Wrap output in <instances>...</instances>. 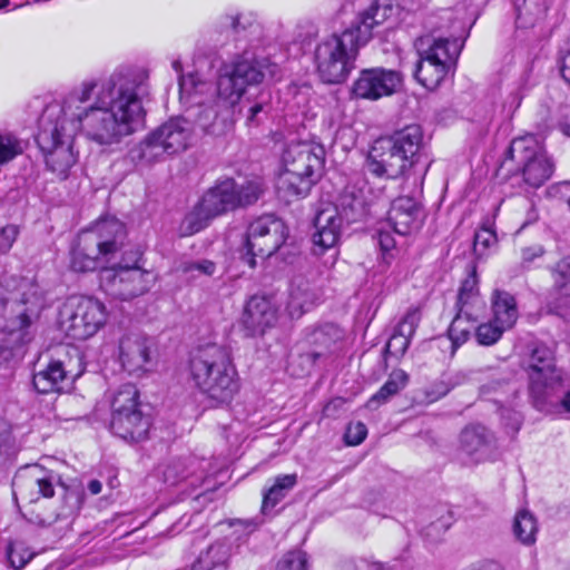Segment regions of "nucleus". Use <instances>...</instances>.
Here are the masks:
<instances>
[{
  "mask_svg": "<svg viewBox=\"0 0 570 570\" xmlns=\"http://www.w3.org/2000/svg\"><path fill=\"white\" fill-rule=\"evenodd\" d=\"M264 193L261 179L247 180L240 187L235 185L236 208L249 206L256 203Z\"/></svg>",
  "mask_w": 570,
  "mask_h": 570,
  "instance_id": "47",
  "label": "nucleus"
},
{
  "mask_svg": "<svg viewBox=\"0 0 570 570\" xmlns=\"http://www.w3.org/2000/svg\"><path fill=\"white\" fill-rule=\"evenodd\" d=\"M35 553L23 542H12L7 550L8 561L16 569H22L32 558Z\"/></svg>",
  "mask_w": 570,
  "mask_h": 570,
  "instance_id": "52",
  "label": "nucleus"
},
{
  "mask_svg": "<svg viewBox=\"0 0 570 570\" xmlns=\"http://www.w3.org/2000/svg\"><path fill=\"white\" fill-rule=\"evenodd\" d=\"M73 377L69 375L63 362L51 360L48 364L36 371L32 383L36 391L40 394L61 393L66 391Z\"/></svg>",
  "mask_w": 570,
  "mask_h": 570,
  "instance_id": "26",
  "label": "nucleus"
},
{
  "mask_svg": "<svg viewBox=\"0 0 570 570\" xmlns=\"http://www.w3.org/2000/svg\"><path fill=\"white\" fill-rule=\"evenodd\" d=\"M271 65L266 60L242 57L232 63H225L218 71L216 98L209 102L199 99L210 85L200 81L196 75L179 77L181 95L197 106L196 124L206 134L222 136L233 126L234 107L239 102L248 86L263 81Z\"/></svg>",
  "mask_w": 570,
  "mask_h": 570,
  "instance_id": "2",
  "label": "nucleus"
},
{
  "mask_svg": "<svg viewBox=\"0 0 570 570\" xmlns=\"http://www.w3.org/2000/svg\"><path fill=\"white\" fill-rule=\"evenodd\" d=\"M409 375L403 370H394L381 389L371 396L366 403L368 410H376L394 395L399 394L407 384Z\"/></svg>",
  "mask_w": 570,
  "mask_h": 570,
  "instance_id": "40",
  "label": "nucleus"
},
{
  "mask_svg": "<svg viewBox=\"0 0 570 570\" xmlns=\"http://www.w3.org/2000/svg\"><path fill=\"white\" fill-rule=\"evenodd\" d=\"M551 277L554 289L570 296V257L560 259L551 268Z\"/></svg>",
  "mask_w": 570,
  "mask_h": 570,
  "instance_id": "50",
  "label": "nucleus"
},
{
  "mask_svg": "<svg viewBox=\"0 0 570 570\" xmlns=\"http://www.w3.org/2000/svg\"><path fill=\"white\" fill-rule=\"evenodd\" d=\"M377 244L383 254H389L395 247V239L390 232L379 230Z\"/></svg>",
  "mask_w": 570,
  "mask_h": 570,
  "instance_id": "61",
  "label": "nucleus"
},
{
  "mask_svg": "<svg viewBox=\"0 0 570 570\" xmlns=\"http://www.w3.org/2000/svg\"><path fill=\"white\" fill-rule=\"evenodd\" d=\"M297 474H283L275 478L274 484L264 493L262 511L274 509V507L281 502L287 493L296 485Z\"/></svg>",
  "mask_w": 570,
  "mask_h": 570,
  "instance_id": "43",
  "label": "nucleus"
},
{
  "mask_svg": "<svg viewBox=\"0 0 570 570\" xmlns=\"http://www.w3.org/2000/svg\"><path fill=\"white\" fill-rule=\"evenodd\" d=\"M507 330L494 323L490 322L475 326V338L480 345L490 346L495 344Z\"/></svg>",
  "mask_w": 570,
  "mask_h": 570,
  "instance_id": "51",
  "label": "nucleus"
},
{
  "mask_svg": "<svg viewBox=\"0 0 570 570\" xmlns=\"http://www.w3.org/2000/svg\"><path fill=\"white\" fill-rule=\"evenodd\" d=\"M85 501V490L81 485L63 487L61 504L53 521L72 520L80 511Z\"/></svg>",
  "mask_w": 570,
  "mask_h": 570,
  "instance_id": "42",
  "label": "nucleus"
},
{
  "mask_svg": "<svg viewBox=\"0 0 570 570\" xmlns=\"http://www.w3.org/2000/svg\"><path fill=\"white\" fill-rule=\"evenodd\" d=\"M65 121L58 117L46 119V110L40 119V130L37 136L39 147L46 154V165L59 179H66L69 170L77 161L73 151L75 137L67 138L62 127Z\"/></svg>",
  "mask_w": 570,
  "mask_h": 570,
  "instance_id": "7",
  "label": "nucleus"
},
{
  "mask_svg": "<svg viewBox=\"0 0 570 570\" xmlns=\"http://www.w3.org/2000/svg\"><path fill=\"white\" fill-rule=\"evenodd\" d=\"M276 323V309L264 296H252L244 309L242 324L247 336L263 335Z\"/></svg>",
  "mask_w": 570,
  "mask_h": 570,
  "instance_id": "23",
  "label": "nucleus"
},
{
  "mask_svg": "<svg viewBox=\"0 0 570 570\" xmlns=\"http://www.w3.org/2000/svg\"><path fill=\"white\" fill-rule=\"evenodd\" d=\"M24 150L23 141L14 134L0 132V167L13 160Z\"/></svg>",
  "mask_w": 570,
  "mask_h": 570,
  "instance_id": "48",
  "label": "nucleus"
},
{
  "mask_svg": "<svg viewBox=\"0 0 570 570\" xmlns=\"http://www.w3.org/2000/svg\"><path fill=\"white\" fill-rule=\"evenodd\" d=\"M422 205L409 196L397 197L389 210V223L400 235H411L421 229L425 220Z\"/></svg>",
  "mask_w": 570,
  "mask_h": 570,
  "instance_id": "20",
  "label": "nucleus"
},
{
  "mask_svg": "<svg viewBox=\"0 0 570 570\" xmlns=\"http://www.w3.org/2000/svg\"><path fill=\"white\" fill-rule=\"evenodd\" d=\"M538 523L535 517L528 510L519 511L513 521V534L519 542L531 546L535 542Z\"/></svg>",
  "mask_w": 570,
  "mask_h": 570,
  "instance_id": "45",
  "label": "nucleus"
},
{
  "mask_svg": "<svg viewBox=\"0 0 570 570\" xmlns=\"http://www.w3.org/2000/svg\"><path fill=\"white\" fill-rule=\"evenodd\" d=\"M345 404V400L342 397H336L331 400L323 409V413L325 416H333L340 411Z\"/></svg>",
  "mask_w": 570,
  "mask_h": 570,
  "instance_id": "62",
  "label": "nucleus"
},
{
  "mask_svg": "<svg viewBox=\"0 0 570 570\" xmlns=\"http://www.w3.org/2000/svg\"><path fill=\"white\" fill-rule=\"evenodd\" d=\"M402 85L399 71L385 68L364 69L352 86V96L371 101L392 96Z\"/></svg>",
  "mask_w": 570,
  "mask_h": 570,
  "instance_id": "13",
  "label": "nucleus"
},
{
  "mask_svg": "<svg viewBox=\"0 0 570 570\" xmlns=\"http://www.w3.org/2000/svg\"><path fill=\"white\" fill-rule=\"evenodd\" d=\"M145 71L115 72L109 78L81 83L61 105L46 108V119L60 117L67 138L81 131L101 146L119 142L142 124L141 98L148 94Z\"/></svg>",
  "mask_w": 570,
  "mask_h": 570,
  "instance_id": "1",
  "label": "nucleus"
},
{
  "mask_svg": "<svg viewBox=\"0 0 570 570\" xmlns=\"http://www.w3.org/2000/svg\"><path fill=\"white\" fill-rule=\"evenodd\" d=\"M105 279L109 281L112 295L128 301L148 292L155 282V276L136 263L132 266L119 265L117 268L105 269L102 281Z\"/></svg>",
  "mask_w": 570,
  "mask_h": 570,
  "instance_id": "12",
  "label": "nucleus"
},
{
  "mask_svg": "<svg viewBox=\"0 0 570 570\" xmlns=\"http://www.w3.org/2000/svg\"><path fill=\"white\" fill-rule=\"evenodd\" d=\"M473 313L474 311H461L458 308V313L448 330V335L454 350L464 344L469 340L471 332L475 331L476 316Z\"/></svg>",
  "mask_w": 570,
  "mask_h": 570,
  "instance_id": "41",
  "label": "nucleus"
},
{
  "mask_svg": "<svg viewBox=\"0 0 570 570\" xmlns=\"http://www.w3.org/2000/svg\"><path fill=\"white\" fill-rule=\"evenodd\" d=\"M164 481L168 484H176L180 480L186 479L189 473L187 471V462L183 459H175L168 462L161 470Z\"/></svg>",
  "mask_w": 570,
  "mask_h": 570,
  "instance_id": "53",
  "label": "nucleus"
},
{
  "mask_svg": "<svg viewBox=\"0 0 570 570\" xmlns=\"http://www.w3.org/2000/svg\"><path fill=\"white\" fill-rule=\"evenodd\" d=\"M316 181L314 178H309L299 171H295L292 168L284 167L276 181V189L279 197L286 202H291L294 198H301L308 195L312 186Z\"/></svg>",
  "mask_w": 570,
  "mask_h": 570,
  "instance_id": "31",
  "label": "nucleus"
},
{
  "mask_svg": "<svg viewBox=\"0 0 570 570\" xmlns=\"http://www.w3.org/2000/svg\"><path fill=\"white\" fill-rule=\"evenodd\" d=\"M420 321V308L411 307L400 321L392 336L387 341L385 345V353L394 357L403 356L411 343V338L414 335Z\"/></svg>",
  "mask_w": 570,
  "mask_h": 570,
  "instance_id": "28",
  "label": "nucleus"
},
{
  "mask_svg": "<svg viewBox=\"0 0 570 570\" xmlns=\"http://www.w3.org/2000/svg\"><path fill=\"white\" fill-rule=\"evenodd\" d=\"M342 337V331L338 326L332 323H326L322 326L314 328L307 336V341L315 348L311 352L305 353L302 357H305L312 364L323 356L332 345Z\"/></svg>",
  "mask_w": 570,
  "mask_h": 570,
  "instance_id": "34",
  "label": "nucleus"
},
{
  "mask_svg": "<svg viewBox=\"0 0 570 570\" xmlns=\"http://www.w3.org/2000/svg\"><path fill=\"white\" fill-rule=\"evenodd\" d=\"M570 307V296H566L563 292L552 288L547 297V308L549 313L564 316Z\"/></svg>",
  "mask_w": 570,
  "mask_h": 570,
  "instance_id": "55",
  "label": "nucleus"
},
{
  "mask_svg": "<svg viewBox=\"0 0 570 570\" xmlns=\"http://www.w3.org/2000/svg\"><path fill=\"white\" fill-rule=\"evenodd\" d=\"M189 375L195 387L216 404L229 403L239 390L232 356L217 344L200 346L191 354Z\"/></svg>",
  "mask_w": 570,
  "mask_h": 570,
  "instance_id": "3",
  "label": "nucleus"
},
{
  "mask_svg": "<svg viewBox=\"0 0 570 570\" xmlns=\"http://www.w3.org/2000/svg\"><path fill=\"white\" fill-rule=\"evenodd\" d=\"M387 139L396 149V153H400L407 163H411L414 174L423 179L432 159L428 154L422 128L419 125H410L396 130Z\"/></svg>",
  "mask_w": 570,
  "mask_h": 570,
  "instance_id": "14",
  "label": "nucleus"
},
{
  "mask_svg": "<svg viewBox=\"0 0 570 570\" xmlns=\"http://www.w3.org/2000/svg\"><path fill=\"white\" fill-rule=\"evenodd\" d=\"M507 155L510 159L521 165L523 180L531 187H540L553 174V161L548 157L544 147L533 135L513 139Z\"/></svg>",
  "mask_w": 570,
  "mask_h": 570,
  "instance_id": "8",
  "label": "nucleus"
},
{
  "mask_svg": "<svg viewBox=\"0 0 570 570\" xmlns=\"http://www.w3.org/2000/svg\"><path fill=\"white\" fill-rule=\"evenodd\" d=\"M140 410L139 392L134 384L127 383L115 392L111 400V414L128 413Z\"/></svg>",
  "mask_w": 570,
  "mask_h": 570,
  "instance_id": "44",
  "label": "nucleus"
},
{
  "mask_svg": "<svg viewBox=\"0 0 570 570\" xmlns=\"http://www.w3.org/2000/svg\"><path fill=\"white\" fill-rule=\"evenodd\" d=\"M479 279L476 275V267L472 265L470 267L468 277L462 282L456 301V308L464 311H479L484 307L479 292Z\"/></svg>",
  "mask_w": 570,
  "mask_h": 570,
  "instance_id": "37",
  "label": "nucleus"
},
{
  "mask_svg": "<svg viewBox=\"0 0 570 570\" xmlns=\"http://www.w3.org/2000/svg\"><path fill=\"white\" fill-rule=\"evenodd\" d=\"M514 8L518 27L530 28L546 18L549 0H514Z\"/></svg>",
  "mask_w": 570,
  "mask_h": 570,
  "instance_id": "38",
  "label": "nucleus"
},
{
  "mask_svg": "<svg viewBox=\"0 0 570 570\" xmlns=\"http://www.w3.org/2000/svg\"><path fill=\"white\" fill-rule=\"evenodd\" d=\"M372 567H373V570H409V569H406V568L404 567V564H403V563H401V562H399V561H396V562H394L393 564L387 566V567H385V566H384L383 563H381V562H375V563H373V564H372Z\"/></svg>",
  "mask_w": 570,
  "mask_h": 570,
  "instance_id": "64",
  "label": "nucleus"
},
{
  "mask_svg": "<svg viewBox=\"0 0 570 570\" xmlns=\"http://www.w3.org/2000/svg\"><path fill=\"white\" fill-rule=\"evenodd\" d=\"M558 62L562 78L570 83V37L559 49Z\"/></svg>",
  "mask_w": 570,
  "mask_h": 570,
  "instance_id": "59",
  "label": "nucleus"
},
{
  "mask_svg": "<svg viewBox=\"0 0 570 570\" xmlns=\"http://www.w3.org/2000/svg\"><path fill=\"white\" fill-rule=\"evenodd\" d=\"M70 314L65 322L69 337L83 341L92 337L107 322V309L102 302L81 296L69 302Z\"/></svg>",
  "mask_w": 570,
  "mask_h": 570,
  "instance_id": "10",
  "label": "nucleus"
},
{
  "mask_svg": "<svg viewBox=\"0 0 570 570\" xmlns=\"http://www.w3.org/2000/svg\"><path fill=\"white\" fill-rule=\"evenodd\" d=\"M229 558L230 546L216 542L198 557L193 570H227Z\"/></svg>",
  "mask_w": 570,
  "mask_h": 570,
  "instance_id": "39",
  "label": "nucleus"
},
{
  "mask_svg": "<svg viewBox=\"0 0 570 570\" xmlns=\"http://www.w3.org/2000/svg\"><path fill=\"white\" fill-rule=\"evenodd\" d=\"M288 237L285 223L273 214L254 219L247 228L246 254L243 259L249 267H255V257L267 258L276 253Z\"/></svg>",
  "mask_w": 570,
  "mask_h": 570,
  "instance_id": "9",
  "label": "nucleus"
},
{
  "mask_svg": "<svg viewBox=\"0 0 570 570\" xmlns=\"http://www.w3.org/2000/svg\"><path fill=\"white\" fill-rule=\"evenodd\" d=\"M86 243L90 249L98 248L110 262L122 246L126 235L125 226L115 218L98 222L94 228L83 233Z\"/></svg>",
  "mask_w": 570,
  "mask_h": 570,
  "instance_id": "19",
  "label": "nucleus"
},
{
  "mask_svg": "<svg viewBox=\"0 0 570 570\" xmlns=\"http://www.w3.org/2000/svg\"><path fill=\"white\" fill-rule=\"evenodd\" d=\"M350 28L322 39L314 49V65L325 83H342L355 68V60L364 43Z\"/></svg>",
  "mask_w": 570,
  "mask_h": 570,
  "instance_id": "5",
  "label": "nucleus"
},
{
  "mask_svg": "<svg viewBox=\"0 0 570 570\" xmlns=\"http://www.w3.org/2000/svg\"><path fill=\"white\" fill-rule=\"evenodd\" d=\"M207 215L217 217L236 208L235 180L219 179L210 187L199 202Z\"/></svg>",
  "mask_w": 570,
  "mask_h": 570,
  "instance_id": "25",
  "label": "nucleus"
},
{
  "mask_svg": "<svg viewBox=\"0 0 570 570\" xmlns=\"http://www.w3.org/2000/svg\"><path fill=\"white\" fill-rule=\"evenodd\" d=\"M428 48L421 49L420 55L434 59L436 62L444 65L454 70L456 61L461 53L463 45L458 39L438 38L426 39Z\"/></svg>",
  "mask_w": 570,
  "mask_h": 570,
  "instance_id": "32",
  "label": "nucleus"
},
{
  "mask_svg": "<svg viewBox=\"0 0 570 570\" xmlns=\"http://www.w3.org/2000/svg\"><path fill=\"white\" fill-rule=\"evenodd\" d=\"M179 271H181L184 274L194 275L197 273L198 275L212 276L216 271V265L214 262L208 259L186 262L179 266Z\"/></svg>",
  "mask_w": 570,
  "mask_h": 570,
  "instance_id": "56",
  "label": "nucleus"
},
{
  "mask_svg": "<svg viewBox=\"0 0 570 570\" xmlns=\"http://www.w3.org/2000/svg\"><path fill=\"white\" fill-rule=\"evenodd\" d=\"M194 128L184 117H174L150 131L129 156L137 164L150 165L159 161L164 155H176L190 147Z\"/></svg>",
  "mask_w": 570,
  "mask_h": 570,
  "instance_id": "6",
  "label": "nucleus"
},
{
  "mask_svg": "<svg viewBox=\"0 0 570 570\" xmlns=\"http://www.w3.org/2000/svg\"><path fill=\"white\" fill-rule=\"evenodd\" d=\"M58 483H60V476L52 470L40 464L27 465L14 476V494L19 493L30 502L37 501L40 497L52 498L55 485Z\"/></svg>",
  "mask_w": 570,
  "mask_h": 570,
  "instance_id": "15",
  "label": "nucleus"
},
{
  "mask_svg": "<svg viewBox=\"0 0 570 570\" xmlns=\"http://www.w3.org/2000/svg\"><path fill=\"white\" fill-rule=\"evenodd\" d=\"M150 341L138 332H129L119 338V361L122 367L129 373L145 371L149 364Z\"/></svg>",
  "mask_w": 570,
  "mask_h": 570,
  "instance_id": "22",
  "label": "nucleus"
},
{
  "mask_svg": "<svg viewBox=\"0 0 570 570\" xmlns=\"http://www.w3.org/2000/svg\"><path fill=\"white\" fill-rule=\"evenodd\" d=\"M373 206L371 188L365 181L346 186L334 205L337 214L347 224L366 220Z\"/></svg>",
  "mask_w": 570,
  "mask_h": 570,
  "instance_id": "18",
  "label": "nucleus"
},
{
  "mask_svg": "<svg viewBox=\"0 0 570 570\" xmlns=\"http://www.w3.org/2000/svg\"><path fill=\"white\" fill-rule=\"evenodd\" d=\"M461 449L476 461L485 459L494 446V436L485 426L474 424L466 426L460 435Z\"/></svg>",
  "mask_w": 570,
  "mask_h": 570,
  "instance_id": "30",
  "label": "nucleus"
},
{
  "mask_svg": "<svg viewBox=\"0 0 570 570\" xmlns=\"http://www.w3.org/2000/svg\"><path fill=\"white\" fill-rule=\"evenodd\" d=\"M212 218L214 217L212 215H207L199 203L194 210L187 214L183 219L179 227L180 235L190 236L198 233L207 226Z\"/></svg>",
  "mask_w": 570,
  "mask_h": 570,
  "instance_id": "46",
  "label": "nucleus"
},
{
  "mask_svg": "<svg viewBox=\"0 0 570 570\" xmlns=\"http://www.w3.org/2000/svg\"><path fill=\"white\" fill-rule=\"evenodd\" d=\"M276 570H307L305 552L294 550L285 553L277 562Z\"/></svg>",
  "mask_w": 570,
  "mask_h": 570,
  "instance_id": "54",
  "label": "nucleus"
},
{
  "mask_svg": "<svg viewBox=\"0 0 570 570\" xmlns=\"http://www.w3.org/2000/svg\"><path fill=\"white\" fill-rule=\"evenodd\" d=\"M395 12L394 3L385 2L383 6L380 0H375L348 28L355 31L357 38L365 45L371 39L374 27L383 23Z\"/></svg>",
  "mask_w": 570,
  "mask_h": 570,
  "instance_id": "29",
  "label": "nucleus"
},
{
  "mask_svg": "<svg viewBox=\"0 0 570 570\" xmlns=\"http://www.w3.org/2000/svg\"><path fill=\"white\" fill-rule=\"evenodd\" d=\"M367 435V428L362 422L351 423L348 424L344 439L347 445H358L361 444Z\"/></svg>",
  "mask_w": 570,
  "mask_h": 570,
  "instance_id": "58",
  "label": "nucleus"
},
{
  "mask_svg": "<svg viewBox=\"0 0 570 570\" xmlns=\"http://www.w3.org/2000/svg\"><path fill=\"white\" fill-rule=\"evenodd\" d=\"M18 234L19 229L16 225H7L0 229V253L6 254L10 250Z\"/></svg>",
  "mask_w": 570,
  "mask_h": 570,
  "instance_id": "60",
  "label": "nucleus"
},
{
  "mask_svg": "<svg viewBox=\"0 0 570 570\" xmlns=\"http://www.w3.org/2000/svg\"><path fill=\"white\" fill-rule=\"evenodd\" d=\"M367 169L377 177L396 179L413 170L411 163H407L393 147L387 138L374 142L367 159Z\"/></svg>",
  "mask_w": 570,
  "mask_h": 570,
  "instance_id": "17",
  "label": "nucleus"
},
{
  "mask_svg": "<svg viewBox=\"0 0 570 570\" xmlns=\"http://www.w3.org/2000/svg\"><path fill=\"white\" fill-rule=\"evenodd\" d=\"M492 321L505 330L513 327L518 320L515 298L505 291L495 289L492 294Z\"/></svg>",
  "mask_w": 570,
  "mask_h": 570,
  "instance_id": "35",
  "label": "nucleus"
},
{
  "mask_svg": "<svg viewBox=\"0 0 570 570\" xmlns=\"http://www.w3.org/2000/svg\"><path fill=\"white\" fill-rule=\"evenodd\" d=\"M544 250L541 246L524 248L522 250V257L524 261H532L533 258L541 256Z\"/></svg>",
  "mask_w": 570,
  "mask_h": 570,
  "instance_id": "63",
  "label": "nucleus"
},
{
  "mask_svg": "<svg viewBox=\"0 0 570 570\" xmlns=\"http://www.w3.org/2000/svg\"><path fill=\"white\" fill-rule=\"evenodd\" d=\"M38 286L30 278L8 276L0 283V330L22 332L38 317Z\"/></svg>",
  "mask_w": 570,
  "mask_h": 570,
  "instance_id": "4",
  "label": "nucleus"
},
{
  "mask_svg": "<svg viewBox=\"0 0 570 570\" xmlns=\"http://www.w3.org/2000/svg\"><path fill=\"white\" fill-rule=\"evenodd\" d=\"M497 240L495 234L488 229L482 228L474 235L473 252L476 256H483L488 248Z\"/></svg>",
  "mask_w": 570,
  "mask_h": 570,
  "instance_id": "57",
  "label": "nucleus"
},
{
  "mask_svg": "<svg viewBox=\"0 0 570 570\" xmlns=\"http://www.w3.org/2000/svg\"><path fill=\"white\" fill-rule=\"evenodd\" d=\"M150 425V417L145 415L141 410L125 414L121 412L111 414V432L130 443L145 441L148 438Z\"/></svg>",
  "mask_w": 570,
  "mask_h": 570,
  "instance_id": "24",
  "label": "nucleus"
},
{
  "mask_svg": "<svg viewBox=\"0 0 570 570\" xmlns=\"http://www.w3.org/2000/svg\"><path fill=\"white\" fill-rule=\"evenodd\" d=\"M525 371L530 393L537 403L543 402L547 390L560 385L563 380V372L556 364L554 352L544 344L532 348Z\"/></svg>",
  "mask_w": 570,
  "mask_h": 570,
  "instance_id": "11",
  "label": "nucleus"
},
{
  "mask_svg": "<svg viewBox=\"0 0 570 570\" xmlns=\"http://www.w3.org/2000/svg\"><path fill=\"white\" fill-rule=\"evenodd\" d=\"M452 70L444 65L420 55L414 70L416 80L426 89H436Z\"/></svg>",
  "mask_w": 570,
  "mask_h": 570,
  "instance_id": "36",
  "label": "nucleus"
},
{
  "mask_svg": "<svg viewBox=\"0 0 570 570\" xmlns=\"http://www.w3.org/2000/svg\"><path fill=\"white\" fill-rule=\"evenodd\" d=\"M343 222L333 204L323 205L316 210L313 244L318 248V250L315 249L317 254H323L326 249L334 247L338 243Z\"/></svg>",
  "mask_w": 570,
  "mask_h": 570,
  "instance_id": "21",
  "label": "nucleus"
},
{
  "mask_svg": "<svg viewBox=\"0 0 570 570\" xmlns=\"http://www.w3.org/2000/svg\"><path fill=\"white\" fill-rule=\"evenodd\" d=\"M322 298L321 288L303 276L293 279L288 301V311L292 317H299L309 311Z\"/></svg>",
  "mask_w": 570,
  "mask_h": 570,
  "instance_id": "27",
  "label": "nucleus"
},
{
  "mask_svg": "<svg viewBox=\"0 0 570 570\" xmlns=\"http://www.w3.org/2000/svg\"><path fill=\"white\" fill-rule=\"evenodd\" d=\"M282 160L284 167L308 175L317 181L324 167L325 149L313 141L291 142L285 148Z\"/></svg>",
  "mask_w": 570,
  "mask_h": 570,
  "instance_id": "16",
  "label": "nucleus"
},
{
  "mask_svg": "<svg viewBox=\"0 0 570 570\" xmlns=\"http://www.w3.org/2000/svg\"><path fill=\"white\" fill-rule=\"evenodd\" d=\"M534 86V81L531 78V72L525 71L517 81L514 89L509 94L504 101V109L509 114H513L522 102L523 97Z\"/></svg>",
  "mask_w": 570,
  "mask_h": 570,
  "instance_id": "49",
  "label": "nucleus"
},
{
  "mask_svg": "<svg viewBox=\"0 0 570 570\" xmlns=\"http://www.w3.org/2000/svg\"><path fill=\"white\" fill-rule=\"evenodd\" d=\"M109 261L95 247L90 249L86 243V236L80 235L78 245L71 252L70 267L75 272L87 273L98 268L101 269V274L105 269H108L106 265Z\"/></svg>",
  "mask_w": 570,
  "mask_h": 570,
  "instance_id": "33",
  "label": "nucleus"
}]
</instances>
